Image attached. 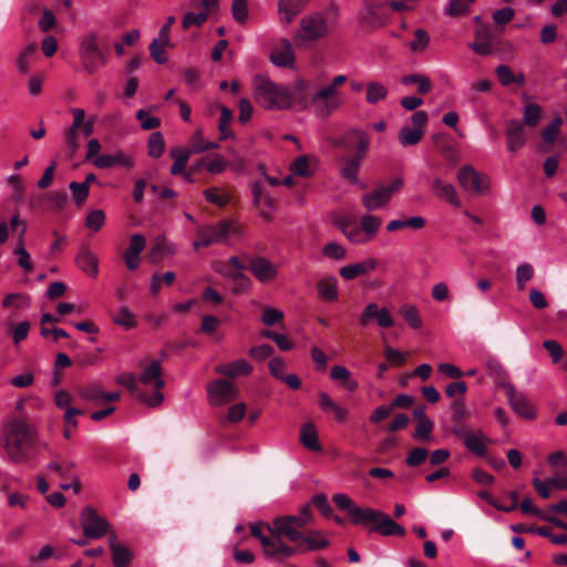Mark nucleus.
I'll use <instances>...</instances> for the list:
<instances>
[{"instance_id": "obj_1", "label": "nucleus", "mask_w": 567, "mask_h": 567, "mask_svg": "<svg viewBox=\"0 0 567 567\" xmlns=\"http://www.w3.org/2000/svg\"><path fill=\"white\" fill-rule=\"evenodd\" d=\"M38 433L27 422L13 419L8 422L3 435V449L12 463H27L34 454Z\"/></svg>"}, {"instance_id": "obj_2", "label": "nucleus", "mask_w": 567, "mask_h": 567, "mask_svg": "<svg viewBox=\"0 0 567 567\" xmlns=\"http://www.w3.org/2000/svg\"><path fill=\"white\" fill-rule=\"evenodd\" d=\"M338 8L331 4L326 11H313L303 16L293 34L297 45L317 42L327 37L336 27Z\"/></svg>"}, {"instance_id": "obj_3", "label": "nucleus", "mask_w": 567, "mask_h": 567, "mask_svg": "<svg viewBox=\"0 0 567 567\" xmlns=\"http://www.w3.org/2000/svg\"><path fill=\"white\" fill-rule=\"evenodd\" d=\"M252 90L255 102L265 110H288L292 105L293 93L289 87L275 83L268 75H255Z\"/></svg>"}, {"instance_id": "obj_4", "label": "nucleus", "mask_w": 567, "mask_h": 567, "mask_svg": "<svg viewBox=\"0 0 567 567\" xmlns=\"http://www.w3.org/2000/svg\"><path fill=\"white\" fill-rule=\"evenodd\" d=\"M352 144H355L357 154L344 159V164L341 167V175L351 184H357L358 172L368 151L370 141L363 131L351 130L342 137L340 145L346 148H350Z\"/></svg>"}, {"instance_id": "obj_5", "label": "nucleus", "mask_w": 567, "mask_h": 567, "mask_svg": "<svg viewBox=\"0 0 567 567\" xmlns=\"http://www.w3.org/2000/svg\"><path fill=\"white\" fill-rule=\"evenodd\" d=\"M78 54L83 70L90 75L109 62L107 54L100 47L99 35L95 32H87L81 38Z\"/></svg>"}, {"instance_id": "obj_6", "label": "nucleus", "mask_w": 567, "mask_h": 567, "mask_svg": "<svg viewBox=\"0 0 567 567\" xmlns=\"http://www.w3.org/2000/svg\"><path fill=\"white\" fill-rule=\"evenodd\" d=\"M250 532L260 540L266 557L281 559L293 555L292 547L282 543L280 538L282 534H278L275 526L257 523L250 526Z\"/></svg>"}, {"instance_id": "obj_7", "label": "nucleus", "mask_w": 567, "mask_h": 567, "mask_svg": "<svg viewBox=\"0 0 567 567\" xmlns=\"http://www.w3.org/2000/svg\"><path fill=\"white\" fill-rule=\"evenodd\" d=\"M310 518L311 508L310 505L307 504L300 508L298 515H289L276 518L274 520V526L278 534H284L290 540H299L301 537V532H299L297 527H303L310 522Z\"/></svg>"}, {"instance_id": "obj_8", "label": "nucleus", "mask_w": 567, "mask_h": 567, "mask_svg": "<svg viewBox=\"0 0 567 567\" xmlns=\"http://www.w3.org/2000/svg\"><path fill=\"white\" fill-rule=\"evenodd\" d=\"M403 178L395 177L389 185H381L374 188L372 193L362 196V204L369 212H373L386 206L393 195L403 187Z\"/></svg>"}, {"instance_id": "obj_9", "label": "nucleus", "mask_w": 567, "mask_h": 567, "mask_svg": "<svg viewBox=\"0 0 567 567\" xmlns=\"http://www.w3.org/2000/svg\"><path fill=\"white\" fill-rule=\"evenodd\" d=\"M197 137H200V131L195 132L192 136L190 148L176 147L169 151L171 157L174 159V163L171 167L172 175H179L185 172L190 154H199L205 151L218 147L217 143L197 144L195 142Z\"/></svg>"}, {"instance_id": "obj_10", "label": "nucleus", "mask_w": 567, "mask_h": 567, "mask_svg": "<svg viewBox=\"0 0 567 567\" xmlns=\"http://www.w3.org/2000/svg\"><path fill=\"white\" fill-rule=\"evenodd\" d=\"M474 38V41L468 44V48L482 56L493 54L502 42L501 38L486 24L475 30Z\"/></svg>"}, {"instance_id": "obj_11", "label": "nucleus", "mask_w": 567, "mask_h": 567, "mask_svg": "<svg viewBox=\"0 0 567 567\" xmlns=\"http://www.w3.org/2000/svg\"><path fill=\"white\" fill-rule=\"evenodd\" d=\"M230 226L228 220H220L215 225L199 228L197 231L199 239L193 243L194 249L198 250L200 247L225 241L229 235Z\"/></svg>"}, {"instance_id": "obj_12", "label": "nucleus", "mask_w": 567, "mask_h": 567, "mask_svg": "<svg viewBox=\"0 0 567 567\" xmlns=\"http://www.w3.org/2000/svg\"><path fill=\"white\" fill-rule=\"evenodd\" d=\"M80 523L83 528L84 536L92 539L101 538L109 529L107 520L100 516L97 512L90 506L82 511Z\"/></svg>"}, {"instance_id": "obj_13", "label": "nucleus", "mask_w": 567, "mask_h": 567, "mask_svg": "<svg viewBox=\"0 0 567 567\" xmlns=\"http://www.w3.org/2000/svg\"><path fill=\"white\" fill-rule=\"evenodd\" d=\"M456 177L465 192L482 194L488 188V177L477 172L471 165L462 166Z\"/></svg>"}, {"instance_id": "obj_14", "label": "nucleus", "mask_w": 567, "mask_h": 567, "mask_svg": "<svg viewBox=\"0 0 567 567\" xmlns=\"http://www.w3.org/2000/svg\"><path fill=\"white\" fill-rule=\"evenodd\" d=\"M237 393L235 385L225 379L215 380L207 386L208 401L214 406L231 402L236 399Z\"/></svg>"}, {"instance_id": "obj_15", "label": "nucleus", "mask_w": 567, "mask_h": 567, "mask_svg": "<svg viewBox=\"0 0 567 567\" xmlns=\"http://www.w3.org/2000/svg\"><path fill=\"white\" fill-rule=\"evenodd\" d=\"M363 2L364 9L361 12V20L363 23L372 28H380L386 24L390 19L386 10V1L363 0Z\"/></svg>"}, {"instance_id": "obj_16", "label": "nucleus", "mask_w": 567, "mask_h": 567, "mask_svg": "<svg viewBox=\"0 0 567 567\" xmlns=\"http://www.w3.org/2000/svg\"><path fill=\"white\" fill-rule=\"evenodd\" d=\"M502 386L505 390L507 400L512 406V409L520 416L533 420L536 416V410L535 406L532 404V402L527 399V396L522 393L517 392L515 389V385L513 383H503Z\"/></svg>"}, {"instance_id": "obj_17", "label": "nucleus", "mask_w": 567, "mask_h": 567, "mask_svg": "<svg viewBox=\"0 0 567 567\" xmlns=\"http://www.w3.org/2000/svg\"><path fill=\"white\" fill-rule=\"evenodd\" d=\"M372 320H375L381 328H391L394 324L393 318L386 308H380L378 303L370 302L365 306L359 317V324L368 327Z\"/></svg>"}, {"instance_id": "obj_18", "label": "nucleus", "mask_w": 567, "mask_h": 567, "mask_svg": "<svg viewBox=\"0 0 567 567\" xmlns=\"http://www.w3.org/2000/svg\"><path fill=\"white\" fill-rule=\"evenodd\" d=\"M505 137L507 150L511 153L522 150L527 141L525 128L517 120H509L505 123Z\"/></svg>"}, {"instance_id": "obj_19", "label": "nucleus", "mask_w": 567, "mask_h": 567, "mask_svg": "<svg viewBox=\"0 0 567 567\" xmlns=\"http://www.w3.org/2000/svg\"><path fill=\"white\" fill-rule=\"evenodd\" d=\"M311 102L317 105L319 113L324 115L332 113L341 104L338 99V91H333L329 85L315 93L311 97Z\"/></svg>"}, {"instance_id": "obj_20", "label": "nucleus", "mask_w": 567, "mask_h": 567, "mask_svg": "<svg viewBox=\"0 0 567 567\" xmlns=\"http://www.w3.org/2000/svg\"><path fill=\"white\" fill-rule=\"evenodd\" d=\"M146 247V239L142 234H133L130 238V245L125 250L123 258L128 270L134 271L140 267L141 254Z\"/></svg>"}, {"instance_id": "obj_21", "label": "nucleus", "mask_w": 567, "mask_h": 567, "mask_svg": "<svg viewBox=\"0 0 567 567\" xmlns=\"http://www.w3.org/2000/svg\"><path fill=\"white\" fill-rule=\"evenodd\" d=\"M248 269L262 284L275 280L278 274L277 266L265 257L251 258Z\"/></svg>"}, {"instance_id": "obj_22", "label": "nucleus", "mask_w": 567, "mask_h": 567, "mask_svg": "<svg viewBox=\"0 0 567 567\" xmlns=\"http://www.w3.org/2000/svg\"><path fill=\"white\" fill-rule=\"evenodd\" d=\"M270 61L280 68H293L295 51L288 39H281L269 54Z\"/></svg>"}, {"instance_id": "obj_23", "label": "nucleus", "mask_w": 567, "mask_h": 567, "mask_svg": "<svg viewBox=\"0 0 567 567\" xmlns=\"http://www.w3.org/2000/svg\"><path fill=\"white\" fill-rule=\"evenodd\" d=\"M451 411H452V422H453L451 432L457 437L466 434V432L470 431V429L466 424V419L468 417V412L466 410L464 400L463 399L454 400L451 403Z\"/></svg>"}, {"instance_id": "obj_24", "label": "nucleus", "mask_w": 567, "mask_h": 567, "mask_svg": "<svg viewBox=\"0 0 567 567\" xmlns=\"http://www.w3.org/2000/svg\"><path fill=\"white\" fill-rule=\"evenodd\" d=\"M295 542L297 543V546L296 548H292L293 554L303 553L307 550H319L326 548L329 545V540L321 532L318 530H311L308 535H303L301 533L299 540Z\"/></svg>"}, {"instance_id": "obj_25", "label": "nucleus", "mask_w": 567, "mask_h": 567, "mask_svg": "<svg viewBox=\"0 0 567 567\" xmlns=\"http://www.w3.org/2000/svg\"><path fill=\"white\" fill-rule=\"evenodd\" d=\"M463 439L465 447L477 456H485L487 453L486 443L489 440L485 436L482 430L467 431L466 434L458 436Z\"/></svg>"}, {"instance_id": "obj_26", "label": "nucleus", "mask_w": 567, "mask_h": 567, "mask_svg": "<svg viewBox=\"0 0 567 567\" xmlns=\"http://www.w3.org/2000/svg\"><path fill=\"white\" fill-rule=\"evenodd\" d=\"M379 261L375 258H367L360 262L347 265L340 268L339 274L346 280H352L377 269Z\"/></svg>"}, {"instance_id": "obj_27", "label": "nucleus", "mask_w": 567, "mask_h": 567, "mask_svg": "<svg viewBox=\"0 0 567 567\" xmlns=\"http://www.w3.org/2000/svg\"><path fill=\"white\" fill-rule=\"evenodd\" d=\"M109 545L114 567H127L133 558L131 550L121 544L114 534L110 535Z\"/></svg>"}, {"instance_id": "obj_28", "label": "nucleus", "mask_w": 567, "mask_h": 567, "mask_svg": "<svg viewBox=\"0 0 567 567\" xmlns=\"http://www.w3.org/2000/svg\"><path fill=\"white\" fill-rule=\"evenodd\" d=\"M94 166L101 169L111 168L114 166L132 167L134 165L133 159L122 152L114 154H102L93 159Z\"/></svg>"}, {"instance_id": "obj_29", "label": "nucleus", "mask_w": 567, "mask_h": 567, "mask_svg": "<svg viewBox=\"0 0 567 567\" xmlns=\"http://www.w3.org/2000/svg\"><path fill=\"white\" fill-rule=\"evenodd\" d=\"M71 113L73 114V123L65 133V142L71 156H73L79 148L78 131L82 124V118L85 116V112L83 109L74 107L71 109Z\"/></svg>"}, {"instance_id": "obj_30", "label": "nucleus", "mask_w": 567, "mask_h": 567, "mask_svg": "<svg viewBox=\"0 0 567 567\" xmlns=\"http://www.w3.org/2000/svg\"><path fill=\"white\" fill-rule=\"evenodd\" d=\"M433 194L449 204L460 207L461 200L456 194L455 187L451 183H446L441 178H434L432 182Z\"/></svg>"}, {"instance_id": "obj_31", "label": "nucleus", "mask_w": 567, "mask_h": 567, "mask_svg": "<svg viewBox=\"0 0 567 567\" xmlns=\"http://www.w3.org/2000/svg\"><path fill=\"white\" fill-rule=\"evenodd\" d=\"M75 264L92 278H95L99 274V259L87 247H83L76 255Z\"/></svg>"}, {"instance_id": "obj_32", "label": "nucleus", "mask_w": 567, "mask_h": 567, "mask_svg": "<svg viewBox=\"0 0 567 567\" xmlns=\"http://www.w3.org/2000/svg\"><path fill=\"white\" fill-rule=\"evenodd\" d=\"M307 0H279L278 12L280 21L289 24L302 11Z\"/></svg>"}, {"instance_id": "obj_33", "label": "nucleus", "mask_w": 567, "mask_h": 567, "mask_svg": "<svg viewBox=\"0 0 567 567\" xmlns=\"http://www.w3.org/2000/svg\"><path fill=\"white\" fill-rule=\"evenodd\" d=\"M252 365L245 359H238L226 364H219L215 371L228 378H236L238 375H248L252 371Z\"/></svg>"}, {"instance_id": "obj_34", "label": "nucleus", "mask_w": 567, "mask_h": 567, "mask_svg": "<svg viewBox=\"0 0 567 567\" xmlns=\"http://www.w3.org/2000/svg\"><path fill=\"white\" fill-rule=\"evenodd\" d=\"M317 159L313 156L301 155L295 158L290 164V171L299 177H312L315 174Z\"/></svg>"}, {"instance_id": "obj_35", "label": "nucleus", "mask_w": 567, "mask_h": 567, "mask_svg": "<svg viewBox=\"0 0 567 567\" xmlns=\"http://www.w3.org/2000/svg\"><path fill=\"white\" fill-rule=\"evenodd\" d=\"M372 532H377L382 536H404L405 529L398 523H395L389 515L382 512V516L378 523L372 526Z\"/></svg>"}, {"instance_id": "obj_36", "label": "nucleus", "mask_w": 567, "mask_h": 567, "mask_svg": "<svg viewBox=\"0 0 567 567\" xmlns=\"http://www.w3.org/2000/svg\"><path fill=\"white\" fill-rule=\"evenodd\" d=\"M299 439L301 444L309 451H322V446L318 440V432L316 425L312 422H307L301 426Z\"/></svg>"}, {"instance_id": "obj_37", "label": "nucleus", "mask_w": 567, "mask_h": 567, "mask_svg": "<svg viewBox=\"0 0 567 567\" xmlns=\"http://www.w3.org/2000/svg\"><path fill=\"white\" fill-rule=\"evenodd\" d=\"M138 380L144 384L154 382L155 389H162L165 385L162 379V368L157 360H152L151 363L144 369Z\"/></svg>"}, {"instance_id": "obj_38", "label": "nucleus", "mask_w": 567, "mask_h": 567, "mask_svg": "<svg viewBox=\"0 0 567 567\" xmlns=\"http://www.w3.org/2000/svg\"><path fill=\"white\" fill-rule=\"evenodd\" d=\"M318 296L320 299L332 302L339 297L337 279L334 277H326L317 282Z\"/></svg>"}, {"instance_id": "obj_39", "label": "nucleus", "mask_w": 567, "mask_h": 567, "mask_svg": "<svg viewBox=\"0 0 567 567\" xmlns=\"http://www.w3.org/2000/svg\"><path fill=\"white\" fill-rule=\"evenodd\" d=\"M380 516H382L381 511H377V509L369 508V507L362 508V507L357 506L355 508H353V513L351 514V522L354 525L373 524V526H374L378 523V520L380 519Z\"/></svg>"}, {"instance_id": "obj_40", "label": "nucleus", "mask_w": 567, "mask_h": 567, "mask_svg": "<svg viewBox=\"0 0 567 567\" xmlns=\"http://www.w3.org/2000/svg\"><path fill=\"white\" fill-rule=\"evenodd\" d=\"M216 270L224 277L230 278L235 286L233 288L234 293H243L250 289L251 280L240 271H233L224 268H216Z\"/></svg>"}, {"instance_id": "obj_41", "label": "nucleus", "mask_w": 567, "mask_h": 567, "mask_svg": "<svg viewBox=\"0 0 567 567\" xmlns=\"http://www.w3.org/2000/svg\"><path fill=\"white\" fill-rule=\"evenodd\" d=\"M426 221L422 216H412L404 219H393L388 223L386 231L392 233L403 228H411L414 230L422 229Z\"/></svg>"}, {"instance_id": "obj_42", "label": "nucleus", "mask_w": 567, "mask_h": 567, "mask_svg": "<svg viewBox=\"0 0 567 567\" xmlns=\"http://www.w3.org/2000/svg\"><path fill=\"white\" fill-rule=\"evenodd\" d=\"M27 231V225H23V228L20 229L19 234V243L14 249V254L18 256V265L23 269L24 272H31L33 270V265L31 262L30 254L27 251L24 247L23 236Z\"/></svg>"}, {"instance_id": "obj_43", "label": "nucleus", "mask_w": 567, "mask_h": 567, "mask_svg": "<svg viewBox=\"0 0 567 567\" xmlns=\"http://www.w3.org/2000/svg\"><path fill=\"white\" fill-rule=\"evenodd\" d=\"M365 101L370 104H377L380 101L386 99L389 90L388 87L375 81H371L367 84Z\"/></svg>"}, {"instance_id": "obj_44", "label": "nucleus", "mask_w": 567, "mask_h": 567, "mask_svg": "<svg viewBox=\"0 0 567 567\" xmlns=\"http://www.w3.org/2000/svg\"><path fill=\"white\" fill-rule=\"evenodd\" d=\"M330 377L332 380L343 382L344 386L351 392L355 391L359 386L358 382L351 379L350 371L343 365H334L331 369Z\"/></svg>"}, {"instance_id": "obj_45", "label": "nucleus", "mask_w": 567, "mask_h": 567, "mask_svg": "<svg viewBox=\"0 0 567 567\" xmlns=\"http://www.w3.org/2000/svg\"><path fill=\"white\" fill-rule=\"evenodd\" d=\"M400 313L412 329H419L422 327L423 321L421 319L420 311L415 306L404 303L400 309Z\"/></svg>"}, {"instance_id": "obj_46", "label": "nucleus", "mask_w": 567, "mask_h": 567, "mask_svg": "<svg viewBox=\"0 0 567 567\" xmlns=\"http://www.w3.org/2000/svg\"><path fill=\"white\" fill-rule=\"evenodd\" d=\"M78 394L85 401L97 403L103 401L104 390L99 384L91 383L79 388Z\"/></svg>"}, {"instance_id": "obj_47", "label": "nucleus", "mask_w": 567, "mask_h": 567, "mask_svg": "<svg viewBox=\"0 0 567 567\" xmlns=\"http://www.w3.org/2000/svg\"><path fill=\"white\" fill-rule=\"evenodd\" d=\"M381 224L382 219L375 215H365L361 218L360 227L368 237V241L377 235Z\"/></svg>"}, {"instance_id": "obj_48", "label": "nucleus", "mask_w": 567, "mask_h": 567, "mask_svg": "<svg viewBox=\"0 0 567 567\" xmlns=\"http://www.w3.org/2000/svg\"><path fill=\"white\" fill-rule=\"evenodd\" d=\"M424 131L420 128L402 127L399 133V142L402 146L416 145L423 137Z\"/></svg>"}, {"instance_id": "obj_49", "label": "nucleus", "mask_w": 567, "mask_h": 567, "mask_svg": "<svg viewBox=\"0 0 567 567\" xmlns=\"http://www.w3.org/2000/svg\"><path fill=\"white\" fill-rule=\"evenodd\" d=\"M148 155L158 158L165 151L164 136L161 132H153L147 141Z\"/></svg>"}, {"instance_id": "obj_50", "label": "nucleus", "mask_w": 567, "mask_h": 567, "mask_svg": "<svg viewBox=\"0 0 567 567\" xmlns=\"http://www.w3.org/2000/svg\"><path fill=\"white\" fill-rule=\"evenodd\" d=\"M30 303H31L30 296L22 293V292L9 293L2 300L3 308H16V309L29 308Z\"/></svg>"}, {"instance_id": "obj_51", "label": "nucleus", "mask_w": 567, "mask_h": 567, "mask_svg": "<svg viewBox=\"0 0 567 567\" xmlns=\"http://www.w3.org/2000/svg\"><path fill=\"white\" fill-rule=\"evenodd\" d=\"M434 424L430 419H424L423 421H417L415 431L412 437L416 441L430 442L432 440V431Z\"/></svg>"}, {"instance_id": "obj_52", "label": "nucleus", "mask_w": 567, "mask_h": 567, "mask_svg": "<svg viewBox=\"0 0 567 567\" xmlns=\"http://www.w3.org/2000/svg\"><path fill=\"white\" fill-rule=\"evenodd\" d=\"M37 49V43H30L20 52L17 59V69L21 74L28 72L30 59L34 55Z\"/></svg>"}, {"instance_id": "obj_53", "label": "nucleus", "mask_w": 567, "mask_h": 567, "mask_svg": "<svg viewBox=\"0 0 567 567\" xmlns=\"http://www.w3.org/2000/svg\"><path fill=\"white\" fill-rule=\"evenodd\" d=\"M540 115H542V109L538 104H535V103L527 104L524 107L523 123H522L523 126L527 125L530 127H535L540 120Z\"/></svg>"}, {"instance_id": "obj_54", "label": "nucleus", "mask_w": 567, "mask_h": 567, "mask_svg": "<svg viewBox=\"0 0 567 567\" xmlns=\"http://www.w3.org/2000/svg\"><path fill=\"white\" fill-rule=\"evenodd\" d=\"M200 164L212 174H219L226 169L227 163L220 154H215L213 157L205 156L200 158Z\"/></svg>"}, {"instance_id": "obj_55", "label": "nucleus", "mask_w": 567, "mask_h": 567, "mask_svg": "<svg viewBox=\"0 0 567 567\" xmlns=\"http://www.w3.org/2000/svg\"><path fill=\"white\" fill-rule=\"evenodd\" d=\"M169 42H163L161 39L155 38L152 43L150 44V53L151 56L157 62L158 64H164L167 62L168 56L165 51L166 45H168Z\"/></svg>"}, {"instance_id": "obj_56", "label": "nucleus", "mask_w": 567, "mask_h": 567, "mask_svg": "<svg viewBox=\"0 0 567 567\" xmlns=\"http://www.w3.org/2000/svg\"><path fill=\"white\" fill-rule=\"evenodd\" d=\"M60 468L61 470L59 471L58 476L61 478L73 481L74 482V492L78 493L80 491L81 484H80L79 476L75 472V463L68 462V461L62 462Z\"/></svg>"}, {"instance_id": "obj_57", "label": "nucleus", "mask_w": 567, "mask_h": 567, "mask_svg": "<svg viewBox=\"0 0 567 567\" xmlns=\"http://www.w3.org/2000/svg\"><path fill=\"white\" fill-rule=\"evenodd\" d=\"M69 188L72 193L73 200L78 207H81L89 197L90 190L86 184L71 182Z\"/></svg>"}, {"instance_id": "obj_58", "label": "nucleus", "mask_w": 567, "mask_h": 567, "mask_svg": "<svg viewBox=\"0 0 567 567\" xmlns=\"http://www.w3.org/2000/svg\"><path fill=\"white\" fill-rule=\"evenodd\" d=\"M231 120H233L231 110L227 106H221L220 107V118H219V124H218V128L220 132V140H226L233 135L231 131L229 130V124H230Z\"/></svg>"}, {"instance_id": "obj_59", "label": "nucleus", "mask_w": 567, "mask_h": 567, "mask_svg": "<svg viewBox=\"0 0 567 567\" xmlns=\"http://www.w3.org/2000/svg\"><path fill=\"white\" fill-rule=\"evenodd\" d=\"M563 123V120L561 117L557 116L555 117L550 123L549 125H547L543 133H542V137H543V141L547 144H554L556 142V140L558 138V135H559V131H560V125Z\"/></svg>"}, {"instance_id": "obj_60", "label": "nucleus", "mask_w": 567, "mask_h": 567, "mask_svg": "<svg viewBox=\"0 0 567 567\" xmlns=\"http://www.w3.org/2000/svg\"><path fill=\"white\" fill-rule=\"evenodd\" d=\"M534 276V268L530 264H520L516 269V282L519 290H524L527 281Z\"/></svg>"}, {"instance_id": "obj_61", "label": "nucleus", "mask_w": 567, "mask_h": 567, "mask_svg": "<svg viewBox=\"0 0 567 567\" xmlns=\"http://www.w3.org/2000/svg\"><path fill=\"white\" fill-rule=\"evenodd\" d=\"M231 14L237 22L245 23L248 19V0H233Z\"/></svg>"}, {"instance_id": "obj_62", "label": "nucleus", "mask_w": 567, "mask_h": 567, "mask_svg": "<svg viewBox=\"0 0 567 567\" xmlns=\"http://www.w3.org/2000/svg\"><path fill=\"white\" fill-rule=\"evenodd\" d=\"M208 19L207 12H187L182 20L184 30L189 29L192 25L202 27Z\"/></svg>"}, {"instance_id": "obj_63", "label": "nucleus", "mask_w": 567, "mask_h": 567, "mask_svg": "<svg viewBox=\"0 0 567 567\" xmlns=\"http://www.w3.org/2000/svg\"><path fill=\"white\" fill-rule=\"evenodd\" d=\"M322 255L332 260H342L346 258V249L341 245L330 241L323 246Z\"/></svg>"}, {"instance_id": "obj_64", "label": "nucleus", "mask_w": 567, "mask_h": 567, "mask_svg": "<svg viewBox=\"0 0 567 567\" xmlns=\"http://www.w3.org/2000/svg\"><path fill=\"white\" fill-rule=\"evenodd\" d=\"M430 42V37L424 29H416L414 32V39L410 43V49L413 52H422L426 49Z\"/></svg>"}]
</instances>
